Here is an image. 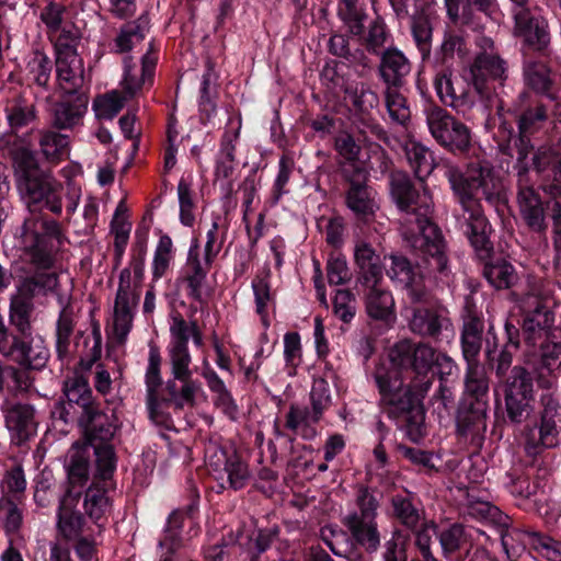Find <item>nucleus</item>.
<instances>
[{"label":"nucleus","mask_w":561,"mask_h":561,"mask_svg":"<svg viewBox=\"0 0 561 561\" xmlns=\"http://www.w3.org/2000/svg\"><path fill=\"white\" fill-rule=\"evenodd\" d=\"M391 195L400 210L404 213V239L426 257L431 270L444 273L447 268L445 244L438 228L428 218L433 209L430 192L424 187L422 192H417L412 188L404 174H394L391 178Z\"/></svg>","instance_id":"f257e3e1"},{"label":"nucleus","mask_w":561,"mask_h":561,"mask_svg":"<svg viewBox=\"0 0 561 561\" xmlns=\"http://www.w3.org/2000/svg\"><path fill=\"white\" fill-rule=\"evenodd\" d=\"M445 175L462 207L472 247L480 255H488L492 250L489 240L491 228L483 215L480 198L492 202L499 195V179L493 169L484 162L470 163L463 171L450 165Z\"/></svg>","instance_id":"f03ea898"},{"label":"nucleus","mask_w":561,"mask_h":561,"mask_svg":"<svg viewBox=\"0 0 561 561\" xmlns=\"http://www.w3.org/2000/svg\"><path fill=\"white\" fill-rule=\"evenodd\" d=\"M16 167V185L20 196L31 211L48 209L60 214L61 184L50 174L37 168L35 156L30 144H25L15 136H8L1 140Z\"/></svg>","instance_id":"7ed1b4c3"},{"label":"nucleus","mask_w":561,"mask_h":561,"mask_svg":"<svg viewBox=\"0 0 561 561\" xmlns=\"http://www.w3.org/2000/svg\"><path fill=\"white\" fill-rule=\"evenodd\" d=\"M375 380L380 393V402L392 416H400L415 411L421 417L420 405L423 397L432 386L430 379L420 386H404L401 370L382 359L375 370Z\"/></svg>","instance_id":"20e7f679"},{"label":"nucleus","mask_w":561,"mask_h":561,"mask_svg":"<svg viewBox=\"0 0 561 561\" xmlns=\"http://www.w3.org/2000/svg\"><path fill=\"white\" fill-rule=\"evenodd\" d=\"M68 457V479L71 489L60 500L57 525L65 538L75 539L81 534L83 527L82 516L73 511L79 494L75 489L77 485L82 486L88 480L89 446L79 443L73 444Z\"/></svg>","instance_id":"39448f33"},{"label":"nucleus","mask_w":561,"mask_h":561,"mask_svg":"<svg viewBox=\"0 0 561 561\" xmlns=\"http://www.w3.org/2000/svg\"><path fill=\"white\" fill-rule=\"evenodd\" d=\"M157 58L147 53L141 59L140 76L129 58L124 61L123 91L113 90L98 96L93 102V111L98 118L113 119L123 108L125 103L134 98L147 80H151Z\"/></svg>","instance_id":"423d86ee"},{"label":"nucleus","mask_w":561,"mask_h":561,"mask_svg":"<svg viewBox=\"0 0 561 561\" xmlns=\"http://www.w3.org/2000/svg\"><path fill=\"white\" fill-rule=\"evenodd\" d=\"M60 229L55 220L32 215L24 220L22 245L25 255L38 268H49L54 263L55 242L59 240Z\"/></svg>","instance_id":"0eeeda50"},{"label":"nucleus","mask_w":561,"mask_h":561,"mask_svg":"<svg viewBox=\"0 0 561 561\" xmlns=\"http://www.w3.org/2000/svg\"><path fill=\"white\" fill-rule=\"evenodd\" d=\"M142 282V270L136 266L134 273L129 268L122 270L118 288L114 301L112 331L118 343L127 339L139 304Z\"/></svg>","instance_id":"6e6552de"},{"label":"nucleus","mask_w":561,"mask_h":561,"mask_svg":"<svg viewBox=\"0 0 561 561\" xmlns=\"http://www.w3.org/2000/svg\"><path fill=\"white\" fill-rule=\"evenodd\" d=\"M356 504L359 511L348 513L343 524L357 545L368 552H375L380 546V534L376 522L378 502L367 489H360Z\"/></svg>","instance_id":"1a4fd4ad"},{"label":"nucleus","mask_w":561,"mask_h":561,"mask_svg":"<svg viewBox=\"0 0 561 561\" xmlns=\"http://www.w3.org/2000/svg\"><path fill=\"white\" fill-rule=\"evenodd\" d=\"M172 379L165 383V389L173 405L181 410L194 407L196 396L203 391L201 383L192 379L190 368L192 357L188 347H168Z\"/></svg>","instance_id":"9d476101"},{"label":"nucleus","mask_w":561,"mask_h":561,"mask_svg":"<svg viewBox=\"0 0 561 561\" xmlns=\"http://www.w3.org/2000/svg\"><path fill=\"white\" fill-rule=\"evenodd\" d=\"M385 360L400 370L411 366L417 374L427 373L433 365L440 367L442 373L447 375L455 368L454 362L447 355L437 353L427 344L414 346L409 341L394 344Z\"/></svg>","instance_id":"9b49d317"},{"label":"nucleus","mask_w":561,"mask_h":561,"mask_svg":"<svg viewBox=\"0 0 561 561\" xmlns=\"http://www.w3.org/2000/svg\"><path fill=\"white\" fill-rule=\"evenodd\" d=\"M75 43L76 36L59 35L55 39L57 81L66 94L79 92L84 84L83 61Z\"/></svg>","instance_id":"f8f14e48"},{"label":"nucleus","mask_w":561,"mask_h":561,"mask_svg":"<svg viewBox=\"0 0 561 561\" xmlns=\"http://www.w3.org/2000/svg\"><path fill=\"white\" fill-rule=\"evenodd\" d=\"M425 114L428 129L437 142L451 151H465L469 148L471 134L465 124L438 106H430Z\"/></svg>","instance_id":"ddd939ff"},{"label":"nucleus","mask_w":561,"mask_h":561,"mask_svg":"<svg viewBox=\"0 0 561 561\" xmlns=\"http://www.w3.org/2000/svg\"><path fill=\"white\" fill-rule=\"evenodd\" d=\"M504 394L508 417L514 422H520L534 400L533 379L524 367L515 366L512 369L504 386Z\"/></svg>","instance_id":"4468645a"},{"label":"nucleus","mask_w":561,"mask_h":561,"mask_svg":"<svg viewBox=\"0 0 561 561\" xmlns=\"http://www.w3.org/2000/svg\"><path fill=\"white\" fill-rule=\"evenodd\" d=\"M469 80L467 70L462 77H453L450 73L442 72L436 76L434 85L438 98L445 105L458 113L466 114L476 103V95Z\"/></svg>","instance_id":"2eb2a0df"},{"label":"nucleus","mask_w":561,"mask_h":561,"mask_svg":"<svg viewBox=\"0 0 561 561\" xmlns=\"http://www.w3.org/2000/svg\"><path fill=\"white\" fill-rule=\"evenodd\" d=\"M501 542L510 559L517 557L524 550V546L529 545L548 560L561 561V542L539 533L505 530L501 535Z\"/></svg>","instance_id":"dca6fc26"},{"label":"nucleus","mask_w":561,"mask_h":561,"mask_svg":"<svg viewBox=\"0 0 561 561\" xmlns=\"http://www.w3.org/2000/svg\"><path fill=\"white\" fill-rule=\"evenodd\" d=\"M205 458L217 480H224V476H227L230 488L239 490L248 482L250 478L248 465L236 454L228 456L221 447L210 444L206 448Z\"/></svg>","instance_id":"f3484780"},{"label":"nucleus","mask_w":561,"mask_h":561,"mask_svg":"<svg viewBox=\"0 0 561 561\" xmlns=\"http://www.w3.org/2000/svg\"><path fill=\"white\" fill-rule=\"evenodd\" d=\"M474 92L481 99L489 100L493 90L491 82L505 79L506 66L497 55L489 51L479 54L467 69Z\"/></svg>","instance_id":"a211bd4d"},{"label":"nucleus","mask_w":561,"mask_h":561,"mask_svg":"<svg viewBox=\"0 0 561 561\" xmlns=\"http://www.w3.org/2000/svg\"><path fill=\"white\" fill-rule=\"evenodd\" d=\"M242 121L239 115L228 118L215 159L214 175L217 182L229 181L237 165L236 147L240 137Z\"/></svg>","instance_id":"6ab92c4d"},{"label":"nucleus","mask_w":561,"mask_h":561,"mask_svg":"<svg viewBox=\"0 0 561 561\" xmlns=\"http://www.w3.org/2000/svg\"><path fill=\"white\" fill-rule=\"evenodd\" d=\"M513 14L516 37L535 49H542L549 44L550 35L545 18L535 15L527 5L514 8Z\"/></svg>","instance_id":"aec40b11"},{"label":"nucleus","mask_w":561,"mask_h":561,"mask_svg":"<svg viewBox=\"0 0 561 561\" xmlns=\"http://www.w3.org/2000/svg\"><path fill=\"white\" fill-rule=\"evenodd\" d=\"M214 259L202 255L197 240L190 247L187 260L183 267L181 282L186 285L187 295L201 301L206 293V276Z\"/></svg>","instance_id":"412c9836"},{"label":"nucleus","mask_w":561,"mask_h":561,"mask_svg":"<svg viewBox=\"0 0 561 561\" xmlns=\"http://www.w3.org/2000/svg\"><path fill=\"white\" fill-rule=\"evenodd\" d=\"M561 369V329L551 330L540 347V363L537 367L538 382L543 388L554 385Z\"/></svg>","instance_id":"4be33fe9"},{"label":"nucleus","mask_w":561,"mask_h":561,"mask_svg":"<svg viewBox=\"0 0 561 561\" xmlns=\"http://www.w3.org/2000/svg\"><path fill=\"white\" fill-rule=\"evenodd\" d=\"M560 413L556 407H547L541 415L538 428H531L527 434L526 450L536 454L537 447H554L561 440V425L557 419Z\"/></svg>","instance_id":"5701e85b"},{"label":"nucleus","mask_w":561,"mask_h":561,"mask_svg":"<svg viewBox=\"0 0 561 561\" xmlns=\"http://www.w3.org/2000/svg\"><path fill=\"white\" fill-rule=\"evenodd\" d=\"M388 275L393 282L407 289L413 301H421L425 297L423 275L413 268L405 257L392 255Z\"/></svg>","instance_id":"b1692460"},{"label":"nucleus","mask_w":561,"mask_h":561,"mask_svg":"<svg viewBox=\"0 0 561 561\" xmlns=\"http://www.w3.org/2000/svg\"><path fill=\"white\" fill-rule=\"evenodd\" d=\"M183 515L173 512L168 518L167 526L158 541L156 556L158 561H179L184 554L185 547L181 540Z\"/></svg>","instance_id":"393cba45"},{"label":"nucleus","mask_w":561,"mask_h":561,"mask_svg":"<svg viewBox=\"0 0 561 561\" xmlns=\"http://www.w3.org/2000/svg\"><path fill=\"white\" fill-rule=\"evenodd\" d=\"M519 192L517 196L519 210L526 224L534 230L545 227V215L541 201L533 187L525 181V174L519 173Z\"/></svg>","instance_id":"a878e982"},{"label":"nucleus","mask_w":561,"mask_h":561,"mask_svg":"<svg viewBox=\"0 0 561 561\" xmlns=\"http://www.w3.org/2000/svg\"><path fill=\"white\" fill-rule=\"evenodd\" d=\"M448 324L444 311L434 307H415L409 320L411 331L424 336H435Z\"/></svg>","instance_id":"bb28decb"},{"label":"nucleus","mask_w":561,"mask_h":561,"mask_svg":"<svg viewBox=\"0 0 561 561\" xmlns=\"http://www.w3.org/2000/svg\"><path fill=\"white\" fill-rule=\"evenodd\" d=\"M354 259L360 272V278L365 286L381 283L383 266L380 256L371 245L365 241H358L354 248Z\"/></svg>","instance_id":"cd10ccee"},{"label":"nucleus","mask_w":561,"mask_h":561,"mask_svg":"<svg viewBox=\"0 0 561 561\" xmlns=\"http://www.w3.org/2000/svg\"><path fill=\"white\" fill-rule=\"evenodd\" d=\"M38 153L48 162L57 164L69 154V137L45 127L37 131Z\"/></svg>","instance_id":"c85d7f7f"},{"label":"nucleus","mask_w":561,"mask_h":561,"mask_svg":"<svg viewBox=\"0 0 561 561\" xmlns=\"http://www.w3.org/2000/svg\"><path fill=\"white\" fill-rule=\"evenodd\" d=\"M346 202L348 208L364 221H369L379 208L377 193L373 188L357 183H352Z\"/></svg>","instance_id":"c756f323"},{"label":"nucleus","mask_w":561,"mask_h":561,"mask_svg":"<svg viewBox=\"0 0 561 561\" xmlns=\"http://www.w3.org/2000/svg\"><path fill=\"white\" fill-rule=\"evenodd\" d=\"M201 374L206 380L209 390L215 394L216 407L229 419L234 420L238 415V407L222 379L216 374L206 359L203 362Z\"/></svg>","instance_id":"7c9ffc66"},{"label":"nucleus","mask_w":561,"mask_h":561,"mask_svg":"<svg viewBox=\"0 0 561 561\" xmlns=\"http://www.w3.org/2000/svg\"><path fill=\"white\" fill-rule=\"evenodd\" d=\"M5 424L12 436L19 442L35 433L34 411L30 405L16 404L8 410Z\"/></svg>","instance_id":"2f4dec72"},{"label":"nucleus","mask_w":561,"mask_h":561,"mask_svg":"<svg viewBox=\"0 0 561 561\" xmlns=\"http://www.w3.org/2000/svg\"><path fill=\"white\" fill-rule=\"evenodd\" d=\"M367 287L370 288L366 297V310L368 316L377 320H392L394 318V301L391 294L383 289L380 283Z\"/></svg>","instance_id":"473e14b6"},{"label":"nucleus","mask_w":561,"mask_h":561,"mask_svg":"<svg viewBox=\"0 0 561 561\" xmlns=\"http://www.w3.org/2000/svg\"><path fill=\"white\" fill-rule=\"evenodd\" d=\"M411 70L405 56L397 48L387 49L381 58V77L388 84L397 85Z\"/></svg>","instance_id":"72a5a7b5"},{"label":"nucleus","mask_w":561,"mask_h":561,"mask_svg":"<svg viewBox=\"0 0 561 561\" xmlns=\"http://www.w3.org/2000/svg\"><path fill=\"white\" fill-rule=\"evenodd\" d=\"M489 392V380L485 368L479 362L467 363L465 393L478 403H485Z\"/></svg>","instance_id":"f704fd0d"},{"label":"nucleus","mask_w":561,"mask_h":561,"mask_svg":"<svg viewBox=\"0 0 561 561\" xmlns=\"http://www.w3.org/2000/svg\"><path fill=\"white\" fill-rule=\"evenodd\" d=\"M60 306L59 319L56 331V347L59 356H64L68 352L70 336L73 331V310L69 306V297L67 294H57Z\"/></svg>","instance_id":"c9c22d12"},{"label":"nucleus","mask_w":561,"mask_h":561,"mask_svg":"<svg viewBox=\"0 0 561 561\" xmlns=\"http://www.w3.org/2000/svg\"><path fill=\"white\" fill-rule=\"evenodd\" d=\"M87 112V104L80 98L76 102H59L53 111V125L59 129H70L77 126L84 113Z\"/></svg>","instance_id":"e433bc0d"},{"label":"nucleus","mask_w":561,"mask_h":561,"mask_svg":"<svg viewBox=\"0 0 561 561\" xmlns=\"http://www.w3.org/2000/svg\"><path fill=\"white\" fill-rule=\"evenodd\" d=\"M483 323L479 318L468 317L465 320L461 346L462 354L467 363L478 362L477 356L482 345Z\"/></svg>","instance_id":"4c0bfd02"},{"label":"nucleus","mask_w":561,"mask_h":561,"mask_svg":"<svg viewBox=\"0 0 561 561\" xmlns=\"http://www.w3.org/2000/svg\"><path fill=\"white\" fill-rule=\"evenodd\" d=\"M4 112L8 124L13 130L27 126L36 118L34 104L22 96H14L8 100Z\"/></svg>","instance_id":"58836bf2"},{"label":"nucleus","mask_w":561,"mask_h":561,"mask_svg":"<svg viewBox=\"0 0 561 561\" xmlns=\"http://www.w3.org/2000/svg\"><path fill=\"white\" fill-rule=\"evenodd\" d=\"M337 16L350 34L354 36L363 35L367 14L364 8L358 3V0H340Z\"/></svg>","instance_id":"ea45409f"},{"label":"nucleus","mask_w":561,"mask_h":561,"mask_svg":"<svg viewBox=\"0 0 561 561\" xmlns=\"http://www.w3.org/2000/svg\"><path fill=\"white\" fill-rule=\"evenodd\" d=\"M407 159L417 179L423 181L428 176L435 167L433 153L423 145L416 141L405 144Z\"/></svg>","instance_id":"a19ab883"},{"label":"nucleus","mask_w":561,"mask_h":561,"mask_svg":"<svg viewBox=\"0 0 561 561\" xmlns=\"http://www.w3.org/2000/svg\"><path fill=\"white\" fill-rule=\"evenodd\" d=\"M90 424L88 431L90 433V444L96 445V440L106 443L113 438L117 430V421L114 413L111 415L102 412L88 411Z\"/></svg>","instance_id":"79ce46f5"},{"label":"nucleus","mask_w":561,"mask_h":561,"mask_svg":"<svg viewBox=\"0 0 561 561\" xmlns=\"http://www.w3.org/2000/svg\"><path fill=\"white\" fill-rule=\"evenodd\" d=\"M483 275L496 289L510 288L517 282V273L513 265L506 261L485 264Z\"/></svg>","instance_id":"37998d69"},{"label":"nucleus","mask_w":561,"mask_h":561,"mask_svg":"<svg viewBox=\"0 0 561 561\" xmlns=\"http://www.w3.org/2000/svg\"><path fill=\"white\" fill-rule=\"evenodd\" d=\"M131 224L127 218V207L123 201H121L115 209L112 222L111 232L114 234L115 252L117 256H122L127 245Z\"/></svg>","instance_id":"c03bdc74"},{"label":"nucleus","mask_w":561,"mask_h":561,"mask_svg":"<svg viewBox=\"0 0 561 561\" xmlns=\"http://www.w3.org/2000/svg\"><path fill=\"white\" fill-rule=\"evenodd\" d=\"M64 392L70 403H76L83 407L87 412L91 410L88 408L91 390L88 381L83 376L75 374L67 378L64 385Z\"/></svg>","instance_id":"a18cd8bd"},{"label":"nucleus","mask_w":561,"mask_h":561,"mask_svg":"<svg viewBox=\"0 0 561 561\" xmlns=\"http://www.w3.org/2000/svg\"><path fill=\"white\" fill-rule=\"evenodd\" d=\"M108 505L105 486H99L98 483H93L85 493V513L91 518L99 520L107 511Z\"/></svg>","instance_id":"49530a36"},{"label":"nucleus","mask_w":561,"mask_h":561,"mask_svg":"<svg viewBox=\"0 0 561 561\" xmlns=\"http://www.w3.org/2000/svg\"><path fill=\"white\" fill-rule=\"evenodd\" d=\"M413 38L423 56L430 53L432 41V24L425 13L414 14L411 20Z\"/></svg>","instance_id":"de8ad7c7"},{"label":"nucleus","mask_w":561,"mask_h":561,"mask_svg":"<svg viewBox=\"0 0 561 561\" xmlns=\"http://www.w3.org/2000/svg\"><path fill=\"white\" fill-rule=\"evenodd\" d=\"M310 399L312 404V422L317 423L320 420L323 411L331 403L330 387L325 379L317 378L313 380L310 391Z\"/></svg>","instance_id":"09e8293b"},{"label":"nucleus","mask_w":561,"mask_h":561,"mask_svg":"<svg viewBox=\"0 0 561 561\" xmlns=\"http://www.w3.org/2000/svg\"><path fill=\"white\" fill-rule=\"evenodd\" d=\"M524 76L527 84L535 91L543 93L550 87L549 69L541 61H529L524 67Z\"/></svg>","instance_id":"8fccbe9b"},{"label":"nucleus","mask_w":561,"mask_h":561,"mask_svg":"<svg viewBox=\"0 0 561 561\" xmlns=\"http://www.w3.org/2000/svg\"><path fill=\"white\" fill-rule=\"evenodd\" d=\"M313 423L311 414L306 409L291 405L286 416V427L299 433L304 438H312L316 435L309 424Z\"/></svg>","instance_id":"3c124183"},{"label":"nucleus","mask_w":561,"mask_h":561,"mask_svg":"<svg viewBox=\"0 0 561 561\" xmlns=\"http://www.w3.org/2000/svg\"><path fill=\"white\" fill-rule=\"evenodd\" d=\"M161 355L156 346H150L148 354V366L146 369V387L147 398L157 396V391L162 383L161 373Z\"/></svg>","instance_id":"603ef678"},{"label":"nucleus","mask_w":561,"mask_h":561,"mask_svg":"<svg viewBox=\"0 0 561 561\" xmlns=\"http://www.w3.org/2000/svg\"><path fill=\"white\" fill-rule=\"evenodd\" d=\"M552 322V313L545 306L537 302L535 309L526 313L523 329L526 333L536 334L550 327Z\"/></svg>","instance_id":"864d4df0"},{"label":"nucleus","mask_w":561,"mask_h":561,"mask_svg":"<svg viewBox=\"0 0 561 561\" xmlns=\"http://www.w3.org/2000/svg\"><path fill=\"white\" fill-rule=\"evenodd\" d=\"M94 448V454L96 457V477L101 479L103 482H106L111 479L115 468L116 460L115 454L108 444H104L101 446L92 445Z\"/></svg>","instance_id":"5fc2aeb1"},{"label":"nucleus","mask_w":561,"mask_h":561,"mask_svg":"<svg viewBox=\"0 0 561 561\" xmlns=\"http://www.w3.org/2000/svg\"><path fill=\"white\" fill-rule=\"evenodd\" d=\"M172 247L173 243L169 236L164 234L159 239L152 262V274L154 278L162 277L169 268L172 260Z\"/></svg>","instance_id":"6e6d98bb"},{"label":"nucleus","mask_w":561,"mask_h":561,"mask_svg":"<svg viewBox=\"0 0 561 561\" xmlns=\"http://www.w3.org/2000/svg\"><path fill=\"white\" fill-rule=\"evenodd\" d=\"M284 358L288 374L294 375L302 359L301 342L297 332H289L284 335Z\"/></svg>","instance_id":"4d7b16f0"},{"label":"nucleus","mask_w":561,"mask_h":561,"mask_svg":"<svg viewBox=\"0 0 561 561\" xmlns=\"http://www.w3.org/2000/svg\"><path fill=\"white\" fill-rule=\"evenodd\" d=\"M27 69L33 80L41 87H45L50 77L51 62L43 51L35 50L27 62Z\"/></svg>","instance_id":"13d9d810"},{"label":"nucleus","mask_w":561,"mask_h":561,"mask_svg":"<svg viewBox=\"0 0 561 561\" xmlns=\"http://www.w3.org/2000/svg\"><path fill=\"white\" fill-rule=\"evenodd\" d=\"M386 106L393 122L402 125L409 119L410 110L407 101L396 89L389 88L387 90Z\"/></svg>","instance_id":"bf43d9fd"},{"label":"nucleus","mask_w":561,"mask_h":561,"mask_svg":"<svg viewBox=\"0 0 561 561\" xmlns=\"http://www.w3.org/2000/svg\"><path fill=\"white\" fill-rule=\"evenodd\" d=\"M327 276L330 285H343L351 280L352 274L346 259L342 255H331L327 264Z\"/></svg>","instance_id":"052dcab7"},{"label":"nucleus","mask_w":561,"mask_h":561,"mask_svg":"<svg viewBox=\"0 0 561 561\" xmlns=\"http://www.w3.org/2000/svg\"><path fill=\"white\" fill-rule=\"evenodd\" d=\"M255 298L256 312L265 325H267V308L273 302L270 284L266 278H255L252 282Z\"/></svg>","instance_id":"680f3d73"},{"label":"nucleus","mask_w":561,"mask_h":561,"mask_svg":"<svg viewBox=\"0 0 561 561\" xmlns=\"http://www.w3.org/2000/svg\"><path fill=\"white\" fill-rule=\"evenodd\" d=\"M33 561H71V558L69 550L58 542L38 541Z\"/></svg>","instance_id":"e2e57ef3"},{"label":"nucleus","mask_w":561,"mask_h":561,"mask_svg":"<svg viewBox=\"0 0 561 561\" xmlns=\"http://www.w3.org/2000/svg\"><path fill=\"white\" fill-rule=\"evenodd\" d=\"M64 8L60 4L49 3L41 13L43 23L49 31L50 35H64L66 37L73 36L70 32H65L61 27Z\"/></svg>","instance_id":"0e129e2a"},{"label":"nucleus","mask_w":561,"mask_h":561,"mask_svg":"<svg viewBox=\"0 0 561 561\" xmlns=\"http://www.w3.org/2000/svg\"><path fill=\"white\" fill-rule=\"evenodd\" d=\"M293 169H294L293 159L286 154L282 156L278 161V173L274 181L273 204L278 203L280 197L287 193L286 185L289 182Z\"/></svg>","instance_id":"69168bd1"},{"label":"nucleus","mask_w":561,"mask_h":561,"mask_svg":"<svg viewBox=\"0 0 561 561\" xmlns=\"http://www.w3.org/2000/svg\"><path fill=\"white\" fill-rule=\"evenodd\" d=\"M31 311V305H26L24 300L20 298L11 299V322L16 327L19 332L23 335H30L31 327L28 321V314Z\"/></svg>","instance_id":"338daca9"},{"label":"nucleus","mask_w":561,"mask_h":561,"mask_svg":"<svg viewBox=\"0 0 561 561\" xmlns=\"http://www.w3.org/2000/svg\"><path fill=\"white\" fill-rule=\"evenodd\" d=\"M392 507L396 516L408 527H414L419 519V512L414 508L407 496L396 495L392 497Z\"/></svg>","instance_id":"774afa93"}]
</instances>
